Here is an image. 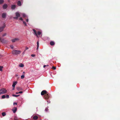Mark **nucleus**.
Returning a JSON list of instances; mask_svg holds the SVG:
<instances>
[{"instance_id": "nucleus-1", "label": "nucleus", "mask_w": 120, "mask_h": 120, "mask_svg": "<svg viewBox=\"0 0 120 120\" xmlns=\"http://www.w3.org/2000/svg\"><path fill=\"white\" fill-rule=\"evenodd\" d=\"M21 52L20 51L14 50L12 51V53L13 55H17L20 54Z\"/></svg>"}, {"instance_id": "nucleus-2", "label": "nucleus", "mask_w": 120, "mask_h": 120, "mask_svg": "<svg viewBox=\"0 0 120 120\" xmlns=\"http://www.w3.org/2000/svg\"><path fill=\"white\" fill-rule=\"evenodd\" d=\"M7 90L5 89L2 88L0 90V94L5 93L7 92Z\"/></svg>"}, {"instance_id": "nucleus-3", "label": "nucleus", "mask_w": 120, "mask_h": 120, "mask_svg": "<svg viewBox=\"0 0 120 120\" xmlns=\"http://www.w3.org/2000/svg\"><path fill=\"white\" fill-rule=\"evenodd\" d=\"M16 17H13L14 19H17L18 17L20 16V14L18 12H16L15 13Z\"/></svg>"}, {"instance_id": "nucleus-4", "label": "nucleus", "mask_w": 120, "mask_h": 120, "mask_svg": "<svg viewBox=\"0 0 120 120\" xmlns=\"http://www.w3.org/2000/svg\"><path fill=\"white\" fill-rule=\"evenodd\" d=\"M49 97V94H48L47 93L46 94H45L44 96V98H45L47 99H48Z\"/></svg>"}, {"instance_id": "nucleus-5", "label": "nucleus", "mask_w": 120, "mask_h": 120, "mask_svg": "<svg viewBox=\"0 0 120 120\" xmlns=\"http://www.w3.org/2000/svg\"><path fill=\"white\" fill-rule=\"evenodd\" d=\"M47 93V92L45 90H43L41 93V95H43L44 94H46Z\"/></svg>"}, {"instance_id": "nucleus-6", "label": "nucleus", "mask_w": 120, "mask_h": 120, "mask_svg": "<svg viewBox=\"0 0 120 120\" xmlns=\"http://www.w3.org/2000/svg\"><path fill=\"white\" fill-rule=\"evenodd\" d=\"M17 82L16 81L13 82L12 85V86L13 88L12 90H14V89L15 86L17 84Z\"/></svg>"}, {"instance_id": "nucleus-7", "label": "nucleus", "mask_w": 120, "mask_h": 120, "mask_svg": "<svg viewBox=\"0 0 120 120\" xmlns=\"http://www.w3.org/2000/svg\"><path fill=\"white\" fill-rule=\"evenodd\" d=\"M19 40V38H16L11 40V41L12 42L14 43L15 41H18Z\"/></svg>"}, {"instance_id": "nucleus-8", "label": "nucleus", "mask_w": 120, "mask_h": 120, "mask_svg": "<svg viewBox=\"0 0 120 120\" xmlns=\"http://www.w3.org/2000/svg\"><path fill=\"white\" fill-rule=\"evenodd\" d=\"M5 25H4L2 27H0V32H2L4 30V29L5 27Z\"/></svg>"}, {"instance_id": "nucleus-9", "label": "nucleus", "mask_w": 120, "mask_h": 120, "mask_svg": "<svg viewBox=\"0 0 120 120\" xmlns=\"http://www.w3.org/2000/svg\"><path fill=\"white\" fill-rule=\"evenodd\" d=\"M6 13H4L2 14V17L3 18H6Z\"/></svg>"}, {"instance_id": "nucleus-10", "label": "nucleus", "mask_w": 120, "mask_h": 120, "mask_svg": "<svg viewBox=\"0 0 120 120\" xmlns=\"http://www.w3.org/2000/svg\"><path fill=\"white\" fill-rule=\"evenodd\" d=\"M8 7V5L7 4H4L3 6V8L4 9H6Z\"/></svg>"}, {"instance_id": "nucleus-11", "label": "nucleus", "mask_w": 120, "mask_h": 120, "mask_svg": "<svg viewBox=\"0 0 120 120\" xmlns=\"http://www.w3.org/2000/svg\"><path fill=\"white\" fill-rule=\"evenodd\" d=\"M33 30L34 32V34L37 37H38V36L37 35V33L35 30L34 29H33Z\"/></svg>"}, {"instance_id": "nucleus-12", "label": "nucleus", "mask_w": 120, "mask_h": 120, "mask_svg": "<svg viewBox=\"0 0 120 120\" xmlns=\"http://www.w3.org/2000/svg\"><path fill=\"white\" fill-rule=\"evenodd\" d=\"M17 110V108L16 107H14L12 109L13 112H15Z\"/></svg>"}, {"instance_id": "nucleus-13", "label": "nucleus", "mask_w": 120, "mask_h": 120, "mask_svg": "<svg viewBox=\"0 0 120 120\" xmlns=\"http://www.w3.org/2000/svg\"><path fill=\"white\" fill-rule=\"evenodd\" d=\"M16 7V6L15 5H12L11 6V8L12 9H14Z\"/></svg>"}, {"instance_id": "nucleus-14", "label": "nucleus", "mask_w": 120, "mask_h": 120, "mask_svg": "<svg viewBox=\"0 0 120 120\" xmlns=\"http://www.w3.org/2000/svg\"><path fill=\"white\" fill-rule=\"evenodd\" d=\"M50 44L52 46L54 45L55 43L53 41H51L50 42Z\"/></svg>"}, {"instance_id": "nucleus-15", "label": "nucleus", "mask_w": 120, "mask_h": 120, "mask_svg": "<svg viewBox=\"0 0 120 120\" xmlns=\"http://www.w3.org/2000/svg\"><path fill=\"white\" fill-rule=\"evenodd\" d=\"M38 118V117L37 116H34L33 117V118L34 120H36Z\"/></svg>"}, {"instance_id": "nucleus-16", "label": "nucleus", "mask_w": 120, "mask_h": 120, "mask_svg": "<svg viewBox=\"0 0 120 120\" xmlns=\"http://www.w3.org/2000/svg\"><path fill=\"white\" fill-rule=\"evenodd\" d=\"M0 42L3 43H5V41L3 38H2L1 39Z\"/></svg>"}, {"instance_id": "nucleus-17", "label": "nucleus", "mask_w": 120, "mask_h": 120, "mask_svg": "<svg viewBox=\"0 0 120 120\" xmlns=\"http://www.w3.org/2000/svg\"><path fill=\"white\" fill-rule=\"evenodd\" d=\"M19 66L20 67H24V65L22 64L21 63L20 64H19Z\"/></svg>"}, {"instance_id": "nucleus-18", "label": "nucleus", "mask_w": 120, "mask_h": 120, "mask_svg": "<svg viewBox=\"0 0 120 120\" xmlns=\"http://www.w3.org/2000/svg\"><path fill=\"white\" fill-rule=\"evenodd\" d=\"M18 5L19 6H20L21 5V3L20 1H19L17 3Z\"/></svg>"}, {"instance_id": "nucleus-19", "label": "nucleus", "mask_w": 120, "mask_h": 120, "mask_svg": "<svg viewBox=\"0 0 120 120\" xmlns=\"http://www.w3.org/2000/svg\"><path fill=\"white\" fill-rule=\"evenodd\" d=\"M12 96L13 97H18L19 96H20V95H15V94H13L12 95Z\"/></svg>"}, {"instance_id": "nucleus-20", "label": "nucleus", "mask_w": 120, "mask_h": 120, "mask_svg": "<svg viewBox=\"0 0 120 120\" xmlns=\"http://www.w3.org/2000/svg\"><path fill=\"white\" fill-rule=\"evenodd\" d=\"M4 0H0V4H2L4 2Z\"/></svg>"}, {"instance_id": "nucleus-21", "label": "nucleus", "mask_w": 120, "mask_h": 120, "mask_svg": "<svg viewBox=\"0 0 120 120\" xmlns=\"http://www.w3.org/2000/svg\"><path fill=\"white\" fill-rule=\"evenodd\" d=\"M41 33L39 31H38V32L37 34V35H40L41 34Z\"/></svg>"}, {"instance_id": "nucleus-22", "label": "nucleus", "mask_w": 120, "mask_h": 120, "mask_svg": "<svg viewBox=\"0 0 120 120\" xmlns=\"http://www.w3.org/2000/svg\"><path fill=\"white\" fill-rule=\"evenodd\" d=\"M3 67L2 66H0V71H2V68Z\"/></svg>"}, {"instance_id": "nucleus-23", "label": "nucleus", "mask_w": 120, "mask_h": 120, "mask_svg": "<svg viewBox=\"0 0 120 120\" xmlns=\"http://www.w3.org/2000/svg\"><path fill=\"white\" fill-rule=\"evenodd\" d=\"M6 98V96L5 95H3L2 97V99H4Z\"/></svg>"}, {"instance_id": "nucleus-24", "label": "nucleus", "mask_w": 120, "mask_h": 120, "mask_svg": "<svg viewBox=\"0 0 120 120\" xmlns=\"http://www.w3.org/2000/svg\"><path fill=\"white\" fill-rule=\"evenodd\" d=\"M22 15L23 17H26V15L25 14H24V13L22 14Z\"/></svg>"}, {"instance_id": "nucleus-25", "label": "nucleus", "mask_w": 120, "mask_h": 120, "mask_svg": "<svg viewBox=\"0 0 120 120\" xmlns=\"http://www.w3.org/2000/svg\"><path fill=\"white\" fill-rule=\"evenodd\" d=\"M24 77V75H23L21 76V79H23Z\"/></svg>"}, {"instance_id": "nucleus-26", "label": "nucleus", "mask_w": 120, "mask_h": 120, "mask_svg": "<svg viewBox=\"0 0 120 120\" xmlns=\"http://www.w3.org/2000/svg\"><path fill=\"white\" fill-rule=\"evenodd\" d=\"M14 120H18V119L16 116H15L14 117Z\"/></svg>"}, {"instance_id": "nucleus-27", "label": "nucleus", "mask_w": 120, "mask_h": 120, "mask_svg": "<svg viewBox=\"0 0 120 120\" xmlns=\"http://www.w3.org/2000/svg\"><path fill=\"white\" fill-rule=\"evenodd\" d=\"M2 114L3 116H4L6 115V113H2Z\"/></svg>"}, {"instance_id": "nucleus-28", "label": "nucleus", "mask_w": 120, "mask_h": 120, "mask_svg": "<svg viewBox=\"0 0 120 120\" xmlns=\"http://www.w3.org/2000/svg\"><path fill=\"white\" fill-rule=\"evenodd\" d=\"M23 24L25 25V26H27L26 23V22H25L23 21Z\"/></svg>"}, {"instance_id": "nucleus-29", "label": "nucleus", "mask_w": 120, "mask_h": 120, "mask_svg": "<svg viewBox=\"0 0 120 120\" xmlns=\"http://www.w3.org/2000/svg\"><path fill=\"white\" fill-rule=\"evenodd\" d=\"M10 47H11V48L12 49H13L14 48V47H13V45H10Z\"/></svg>"}, {"instance_id": "nucleus-30", "label": "nucleus", "mask_w": 120, "mask_h": 120, "mask_svg": "<svg viewBox=\"0 0 120 120\" xmlns=\"http://www.w3.org/2000/svg\"><path fill=\"white\" fill-rule=\"evenodd\" d=\"M6 98H9V95H6Z\"/></svg>"}, {"instance_id": "nucleus-31", "label": "nucleus", "mask_w": 120, "mask_h": 120, "mask_svg": "<svg viewBox=\"0 0 120 120\" xmlns=\"http://www.w3.org/2000/svg\"><path fill=\"white\" fill-rule=\"evenodd\" d=\"M29 49L27 47H25V51L26 50L28 49Z\"/></svg>"}, {"instance_id": "nucleus-32", "label": "nucleus", "mask_w": 120, "mask_h": 120, "mask_svg": "<svg viewBox=\"0 0 120 120\" xmlns=\"http://www.w3.org/2000/svg\"><path fill=\"white\" fill-rule=\"evenodd\" d=\"M6 35V33H5L4 34H3L2 35L3 37H4Z\"/></svg>"}, {"instance_id": "nucleus-33", "label": "nucleus", "mask_w": 120, "mask_h": 120, "mask_svg": "<svg viewBox=\"0 0 120 120\" xmlns=\"http://www.w3.org/2000/svg\"><path fill=\"white\" fill-rule=\"evenodd\" d=\"M52 68L54 70H55L56 69V67L54 66H53L52 67Z\"/></svg>"}, {"instance_id": "nucleus-34", "label": "nucleus", "mask_w": 120, "mask_h": 120, "mask_svg": "<svg viewBox=\"0 0 120 120\" xmlns=\"http://www.w3.org/2000/svg\"><path fill=\"white\" fill-rule=\"evenodd\" d=\"M31 56L32 57H34L35 56V55L34 54H32L31 55Z\"/></svg>"}, {"instance_id": "nucleus-35", "label": "nucleus", "mask_w": 120, "mask_h": 120, "mask_svg": "<svg viewBox=\"0 0 120 120\" xmlns=\"http://www.w3.org/2000/svg\"><path fill=\"white\" fill-rule=\"evenodd\" d=\"M37 45L38 46H39V43L38 41L37 42Z\"/></svg>"}, {"instance_id": "nucleus-36", "label": "nucleus", "mask_w": 120, "mask_h": 120, "mask_svg": "<svg viewBox=\"0 0 120 120\" xmlns=\"http://www.w3.org/2000/svg\"><path fill=\"white\" fill-rule=\"evenodd\" d=\"M48 110V109L47 108H46L45 109V111L46 112H47V110Z\"/></svg>"}, {"instance_id": "nucleus-37", "label": "nucleus", "mask_w": 120, "mask_h": 120, "mask_svg": "<svg viewBox=\"0 0 120 120\" xmlns=\"http://www.w3.org/2000/svg\"><path fill=\"white\" fill-rule=\"evenodd\" d=\"M19 19V20H22V21L23 20V19L22 18H20Z\"/></svg>"}, {"instance_id": "nucleus-38", "label": "nucleus", "mask_w": 120, "mask_h": 120, "mask_svg": "<svg viewBox=\"0 0 120 120\" xmlns=\"http://www.w3.org/2000/svg\"><path fill=\"white\" fill-rule=\"evenodd\" d=\"M17 103H16L15 102V103H14V105H17Z\"/></svg>"}, {"instance_id": "nucleus-39", "label": "nucleus", "mask_w": 120, "mask_h": 120, "mask_svg": "<svg viewBox=\"0 0 120 120\" xmlns=\"http://www.w3.org/2000/svg\"><path fill=\"white\" fill-rule=\"evenodd\" d=\"M26 21L27 22H28L29 20L28 19H26Z\"/></svg>"}, {"instance_id": "nucleus-40", "label": "nucleus", "mask_w": 120, "mask_h": 120, "mask_svg": "<svg viewBox=\"0 0 120 120\" xmlns=\"http://www.w3.org/2000/svg\"><path fill=\"white\" fill-rule=\"evenodd\" d=\"M23 93L22 91H20L19 92V93Z\"/></svg>"}, {"instance_id": "nucleus-41", "label": "nucleus", "mask_w": 120, "mask_h": 120, "mask_svg": "<svg viewBox=\"0 0 120 120\" xmlns=\"http://www.w3.org/2000/svg\"><path fill=\"white\" fill-rule=\"evenodd\" d=\"M25 50L24 51L22 52V54L23 55H24L25 53Z\"/></svg>"}, {"instance_id": "nucleus-42", "label": "nucleus", "mask_w": 120, "mask_h": 120, "mask_svg": "<svg viewBox=\"0 0 120 120\" xmlns=\"http://www.w3.org/2000/svg\"><path fill=\"white\" fill-rule=\"evenodd\" d=\"M39 47V46H37V50H38V47Z\"/></svg>"}, {"instance_id": "nucleus-43", "label": "nucleus", "mask_w": 120, "mask_h": 120, "mask_svg": "<svg viewBox=\"0 0 120 120\" xmlns=\"http://www.w3.org/2000/svg\"><path fill=\"white\" fill-rule=\"evenodd\" d=\"M46 66V65H44V66H43V67L44 68H45Z\"/></svg>"}, {"instance_id": "nucleus-44", "label": "nucleus", "mask_w": 120, "mask_h": 120, "mask_svg": "<svg viewBox=\"0 0 120 120\" xmlns=\"http://www.w3.org/2000/svg\"><path fill=\"white\" fill-rule=\"evenodd\" d=\"M15 93L16 94H19V92H16Z\"/></svg>"}, {"instance_id": "nucleus-45", "label": "nucleus", "mask_w": 120, "mask_h": 120, "mask_svg": "<svg viewBox=\"0 0 120 120\" xmlns=\"http://www.w3.org/2000/svg\"><path fill=\"white\" fill-rule=\"evenodd\" d=\"M1 39L0 38V41H1Z\"/></svg>"}, {"instance_id": "nucleus-46", "label": "nucleus", "mask_w": 120, "mask_h": 120, "mask_svg": "<svg viewBox=\"0 0 120 120\" xmlns=\"http://www.w3.org/2000/svg\"><path fill=\"white\" fill-rule=\"evenodd\" d=\"M23 74H24L25 73V72H23Z\"/></svg>"}, {"instance_id": "nucleus-47", "label": "nucleus", "mask_w": 120, "mask_h": 120, "mask_svg": "<svg viewBox=\"0 0 120 120\" xmlns=\"http://www.w3.org/2000/svg\"><path fill=\"white\" fill-rule=\"evenodd\" d=\"M46 66H49V65H46Z\"/></svg>"}, {"instance_id": "nucleus-48", "label": "nucleus", "mask_w": 120, "mask_h": 120, "mask_svg": "<svg viewBox=\"0 0 120 120\" xmlns=\"http://www.w3.org/2000/svg\"><path fill=\"white\" fill-rule=\"evenodd\" d=\"M3 112L4 113V112Z\"/></svg>"}, {"instance_id": "nucleus-49", "label": "nucleus", "mask_w": 120, "mask_h": 120, "mask_svg": "<svg viewBox=\"0 0 120 120\" xmlns=\"http://www.w3.org/2000/svg\"><path fill=\"white\" fill-rule=\"evenodd\" d=\"M16 76H17L18 75H17Z\"/></svg>"}]
</instances>
